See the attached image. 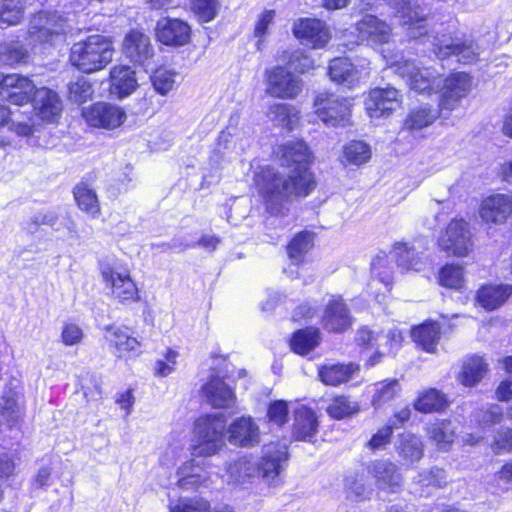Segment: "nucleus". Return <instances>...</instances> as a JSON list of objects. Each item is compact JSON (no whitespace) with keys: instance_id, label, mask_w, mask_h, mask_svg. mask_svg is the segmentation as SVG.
Returning a JSON list of instances; mask_svg holds the SVG:
<instances>
[{"instance_id":"nucleus-7","label":"nucleus","mask_w":512,"mask_h":512,"mask_svg":"<svg viewBox=\"0 0 512 512\" xmlns=\"http://www.w3.org/2000/svg\"><path fill=\"white\" fill-rule=\"evenodd\" d=\"M396 73L406 80L411 90L419 94H431L440 90L441 74L432 68H419L408 60L396 64Z\"/></svg>"},{"instance_id":"nucleus-46","label":"nucleus","mask_w":512,"mask_h":512,"mask_svg":"<svg viewBox=\"0 0 512 512\" xmlns=\"http://www.w3.org/2000/svg\"><path fill=\"white\" fill-rule=\"evenodd\" d=\"M411 336L423 350L433 353L440 339V327L436 323L423 324L413 328Z\"/></svg>"},{"instance_id":"nucleus-62","label":"nucleus","mask_w":512,"mask_h":512,"mask_svg":"<svg viewBox=\"0 0 512 512\" xmlns=\"http://www.w3.org/2000/svg\"><path fill=\"white\" fill-rule=\"evenodd\" d=\"M491 449L495 454L512 452V429H499L494 435Z\"/></svg>"},{"instance_id":"nucleus-36","label":"nucleus","mask_w":512,"mask_h":512,"mask_svg":"<svg viewBox=\"0 0 512 512\" xmlns=\"http://www.w3.org/2000/svg\"><path fill=\"white\" fill-rule=\"evenodd\" d=\"M318 420L315 413L307 408L301 407L295 411L293 424V437L296 440H310L317 432Z\"/></svg>"},{"instance_id":"nucleus-40","label":"nucleus","mask_w":512,"mask_h":512,"mask_svg":"<svg viewBox=\"0 0 512 512\" xmlns=\"http://www.w3.org/2000/svg\"><path fill=\"white\" fill-rule=\"evenodd\" d=\"M512 294V286L490 285L482 287L477 294V302L486 310H494Z\"/></svg>"},{"instance_id":"nucleus-9","label":"nucleus","mask_w":512,"mask_h":512,"mask_svg":"<svg viewBox=\"0 0 512 512\" xmlns=\"http://www.w3.org/2000/svg\"><path fill=\"white\" fill-rule=\"evenodd\" d=\"M366 470L379 491L388 494L401 491L403 476L394 462L388 459H376L367 464Z\"/></svg>"},{"instance_id":"nucleus-27","label":"nucleus","mask_w":512,"mask_h":512,"mask_svg":"<svg viewBox=\"0 0 512 512\" xmlns=\"http://www.w3.org/2000/svg\"><path fill=\"white\" fill-rule=\"evenodd\" d=\"M177 475V485L182 490L194 491L208 487L210 479L208 472L205 471L200 466V463L196 462L194 459L179 467Z\"/></svg>"},{"instance_id":"nucleus-21","label":"nucleus","mask_w":512,"mask_h":512,"mask_svg":"<svg viewBox=\"0 0 512 512\" xmlns=\"http://www.w3.org/2000/svg\"><path fill=\"white\" fill-rule=\"evenodd\" d=\"M104 330L105 339L109 342L110 347L114 348V354L117 357L141 354V343L129 334L127 327L108 325L104 327Z\"/></svg>"},{"instance_id":"nucleus-23","label":"nucleus","mask_w":512,"mask_h":512,"mask_svg":"<svg viewBox=\"0 0 512 512\" xmlns=\"http://www.w3.org/2000/svg\"><path fill=\"white\" fill-rule=\"evenodd\" d=\"M156 35L164 45L183 46L190 40L191 29L180 19L166 18L158 21Z\"/></svg>"},{"instance_id":"nucleus-57","label":"nucleus","mask_w":512,"mask_h":512,"mask_svg":"<svg viewBox=\"0 0 512 512\" xmlns=\"http://www.w3.org/2000/svg\"><path fill=\"white\" fill-rule=\"evenodd\" d=\"M176 72L160 68L151 75V82L156 92L161 95L168 94L176 84Z\"/></svg>"},{"instance_id":"nucleus-3","label":"nucleus","mask_w":512,"mask_h":512,"mask_svg":"<svg viewBox=\"0 0 512 512\" xmlns=\"http://www.w3.org/2000/svg\"><path fill=\"white\" fill-rule=\"evenodd\" d=\"M113 55L112 41L104 35L95 34L72 45L69 61L78 70L93 73L105 68Z\"/></svg>"},{"instance_id":"nucleus-8","label":"nucleus","mask_w":512,"mask_h":512,"mask_svg":"<svg viewBox=\"0 0 512 512\" xmlns=\"http://www.w3.org/2000/svg\"><path fill=\"white\" fill-rule=\"evenodd\" d=\"M266 94L280 99H294L302 91L300 78L281 66L266 70Z\"/></svg>"},{"instance_id":"nucleus-51","label":"nucleus","mask_w":512,"mask_h":512,"mask_svg":"<svg viewBox=\"0 0 512 512\" xmlns=\"http://www.w3.org/2000/svg\"><path fill=\"white\" fill-rule=\"evenodd\" d=\"M345 493L348 500L362 502L371 498L373 489L354 473L345 478Z\"/></svg>"},{"instance_id":"nucleus-34","label":"nucleus","mask_w":512,"mask_h":512,"mask_svg":"<svg viewBox=\"0 0 512 512\" xmlns=\"http://www.w3.org/2000/svg\"><path fill=\"white\" fill-rule=\"evenodd\" d=\"M488 372V364L483 357L478 355L467 356L463 360L462 369L458 380L467 387L477 385Z\"/></svg>"},{"instance_id":"nucleus-39","label":"nucleus","mask_w":512,"mask_h":512,"mask_svg":"<svg viewBox=\"0 0 512 512\" xmlns=\"http://www.w3.org/2000/svg\"><path fill=\"white\" fill-rule=\"evenodd\" d=\"M26 114V111L21 112L19 109L11 111L0 104V125H7L10 131L19 136H29L33 133V123H31V118L28 116V121L23 119V115Z\"/></svg>"},{"instance_id":"nucleus-26","label":"nucleus","mask_w":512,"mask_h":512,"mask_svg":"<svg viewBox=\"0 0 512 512\" xmlns=\"http://www.w3.org/2000/svg\"><path fill=\"white\" fill-rule=\"evenodd\" d=\"M123 53L131 61L144 64L154 52L149 36L139 30H132L123 40Z\"/></svg>"},{"instance_id":"nucleus-24","label":"nucleus","mask_w":512,"mask_h":512,"mask_svg":"<svg viewBox=\"0 0 512 512\" xmlns=\"http://www.w3.org/2000/svg\"><path fill=\"white\" fill-rule=\"evenodd\" d=\"M228 441L241 447H252L260 442L259 426L253 418L242 416L234 420L228 428Z\"/></svg>"},{"instance_id":"nucleus-38","label":"nucleus","mask_w":512,"mask_h":512,"mask_svg":"<svg viewBox=\"0 0 512 512\" xmlns=\"http://www.w3.org/2000/svg\"><path fill=\"white\" fill-rule=\"evenodd\" d=\"M229 479L235 483H246L259 477L257 461L251 456H243L231 462L227 466Z\"/></svg>"},{"instance_id":"nucleus-25","label":"nucleus","mask_w":512,"mask_h":512,"mask_svg":"<svg viewBox=\"0 0 512 512\" xmlns=\"http://www.w3.org/2000/svg\"><path fill=\"white\" fill-rule=\"evenodd\" d=\"M27 229L37 230L40 225L52 227L55 231L66 230L70 237H77V225L72 217L66 215L61 217L54 209H45L33 214L27 221Z\"/></svg>"},{"instance_id":"nucleus-19","label":"nucleus","mask_w":512,"mask_h":512,"mask_svg":"<svg viewBox=\"0 0 512 512\" xmlns=\"http://www.w3.org/2000/svg\"><path fill=\"white\" fill-rule=\"evenodd\" d=\"M355 28L358 40L369 45L388 43L392 36L390 25L374 15H365Z\"/></svg>"},{"instance_id":"nucleus-11","label":"nucleus","mask_w":512,"mask_h":512,"mask_svg":"<svg viewBox=\"0 0 512 512\" xmlns=\"http://www.w3.org/2000/svg\"><path fill=\"white\" fill-rule=\"evenodd\" d=\"M472 85V77L464 72L453 73L446 79H442L440 108L450 111L457 108L461 100L471 92Z\"/></svg>"},{"instance_id":"nucleus-28","label":"nucleus","mask_w":512,"mask_h":512,"mask_svg":"<svg viewBox=\"0 0 512 512\" xmlns=\"http://www.w3.org/2000/svg\"><path fill=\"white\" fill-rule=\"evenodd\" d=\"M206 401L214 408H229L236 401L233 390L220 377H212L202 387Z\"/></svg>"},{"instance_id":"nucleus-13","label":"nucleus","mask_w":512,"mask_h":512,"mask_svg":"<svg viewBox=\"0 0 512 512\" xmlns=\"http://www.w3.org/2000/svg\"><path fill=\"white\" fill-rule=\"evenodd\" d=\"M400 106V93L393 87L375 88L365 100V108L371 119L387 118Z\"/></svg>"},{"instance_id":"nucleus-16","label":"nucleus","mask_w":512,"mask_h":512,"mask_svg":"<svg viewBox=\"0 0 512 512\" xmlns=\"http://www.w3.org/2000/svg\"><path fill=\"white\" fill-rule=\"evenodd\" d=\"M33 110L26 111L27 114L23 115V119L28 121V117H31L32 112H36V115L45 122L56 123L61 116L63 105L59 95L49 89L40 88L36 91L34 97Z\"/></svg>"},{"instance_id":"nucleus-33","label":"nucleus","mask_w":512,"mask_h":512,"mask_svg":"<svg viewBox=\"0 0 512 512\" xmlns=\"http://www.w3.org/2000/svg\"><path fill=\"white\" fill-rule=\"evenodd\" d=\"M359 371V366L355 363L347 364H327L319 368L320 380L329 386H338L350 381Z\"/></svg>"},{"instance_id":"nucleus-29","label":"nucleus","mask_w":512,"mask_h":512,"mask_svg":"<svg viewBox=\"0 0 512 512\" xmlns=\"http://www.w3.org/2000/svg\"><path fill=\"white\" fill-rule=\"evenodd\" d=\"M392 257L401 271H421L426 265L423 252L417 251L413 245L405 242H397L392 249Z\"/></svg>"},{"instance_id":"nucleus-20","label":"nucleus","mask_w":512,"mask_h":512,"mask_svg":"<svg viewBox=\"0 0 512 512\" xmlns=\"http://www.w3.org/2000/svg\"><path fill=\"white\" fill-rule=\"evenodd\" d=\"M479 215L486 223L504 224L512 215V195L495 194L485 198L480 205Z\"/></svg>"},{"instance_id":"nucleus-45","label":"nucleus","mask_w":512,"mask_h":512,"mask_svg":"<svg viewBox=\"0 0 512 512\" xmlns=\"http://www.w3.org/2000/svg\"><path fill=\"white\" fill-rule=\"evenodd\" d=\"M25 15L24 0H0V27L20 24Z\"/></svg>"},{"instance_id":"nucleus-47","label":"nucleus","mask_w":512,"mask_h":512,"mask_svg":"<svg viewBox=\"0 0 512 512\" xmlns=\"http://www.w3.org/2000/svg\"><path fill=\"white\" fill-rule=\"evenodd\" d=\"M29 57V50L19 40L0 44V61L6 65L15 66L27 63Z\"/></svg>"},{"instance_id":"nucleus-12","label":"nucleus","mask_w":512,"mask_h":512,"mask_svg":"<svg viewBox=\"0 0 512 512\" xmlns=\"http://www.w3.org/2000/svg\"><path fill=\"white\" fill-rule=\"evenodd\" d=\"M37 90L32 80L20 74H7L0 78V96L11 104L23 106L29 103Z\"/></svg>"},{"instance_id":"nucleus-30","label":"nucleus","mask_w":512,"mask_h":512,"mask_svg":"<svg viewBox=\"0 0 512 512\" xmlns=\"http://www.w3.org/2000/svg\"><path fill=\"white\" fill-rule=\"evenodd\" d=\"M395 451L402 464L409 465L422 459L424 444L419 436L404 432L397 437Z\"/></svg>"},{"instance_id":"nucleus-55","label":"nucleus","mask_w":512,"mask_h":512,"mask_svg":"<svg viewBox=\"0 0 512 512\" xmlns=\"http://www.w3.org/2000/svg\"><path fill=\"white\" fill-rule=\"evenodd\" d=\"M283 61L287 63L290 69L297 73H306L314 68V60L307 55L303 50H294L291 52H284Z\"/></svg>"},{"instance_id":"nucleus-44","label":"nucleus","mask_w":512,"mask_h":512,"mask_svg":"<svg viewBox=\"0 0 512 512\" xmlns=\"http://www.w3.org/2000/svg\"><path fill=\"white\" fill-rule=\"evenodd\" d=\"M0 407L2 415L11 426L17 424L23 417V400L22 397L14 390H9L2 396L0 400Z\"/></svg>"},{"instance_id":"nucleus-64","label":"nucleus","mask_w":512,"mask_h":512,"mask_svg":"<svg viewBox=\"0 0 512 512\" xmlns=\"http://www.w3.org/2000/svg\"><path fill=\"white\" fill-rule=\"evenodd\" d=\"M238 137L232 134L229 130L222 131L218 137L217 150L222 154L227 152L240 154L243 151V147L237 146Z\"/></svg>"},{"instance_id":"nucleus-56","label":"nucleus","mask_w":512,"mask_h":512,"mask_svg":"<svg viewBox=\"0 0 512 512\" xmlns=\"http://www.w3.org/2000/svg\"><path fill=\"white\" fill-rule=\"evenodd\" d=\"M313 237L310 232H301L297 234L287 247L289 257L295 262H299L302 257L310 250L313 245Z\"/></svg>"},{"instance_id":"nucleus-58","label":"nucleus","mask_w":512,"mask_h":512,"mask_svg":"<svg viewBox=\"0 0 512 512\" xmlns=\"http://www.w3.org/2000/svg\"><path fill=\"white\" fill-rule=\"evenodd\" d=\"M440 283L448 288L461 289L464 286L463 268L457 265H446L441 269Z\"/></svg>"},{"instance_id":"nucleus-61","label":"nucleus","mask_w":512,"mask_h":512,"mask_svg":"<svg viewBox=\"0 0 512 512\" xmlns=\"http://www.w3.org/2000/svg\"><path fill=\"white\" fill-rule=\"evenodd\" d=\"M502 419L503 411L497 404L486 405L475 414V420L482 426L499 424Z\"/></svg>"},{"instance_id":"nucleus-15","label":"nucleus","mask_w":512,"mask_h":512,"mask_svg":"<svg viewBox=\"0 0 512 512\" xmlns=\"http://www.w3.org/2000/svg\"><path fill=\"white\" fill-rule=\"evenodd\" d=\"M101 275L106 286L112 289L113 296L119 302H135L139 300L138 289L127 270H117L116 268L105 266L101 270Z\"/></svg>"},{"instance_id":"nucleus-18","label":"nucleus","mask_w":512,"mask_h":512,"mask_svg":"<svg viewBox=\"0 0 512 512\" xmlns=\"http://www.w3.org/2000/svg\"><path fill=\"white\" fill-rule=\"evenodd\" d=\"M287 459L286 444L270 443L265 445L263 455L257 461L259 477L271 483L281 473Z\"/></svg>"},{"instance_id":"nucleus-37","label":"nucleus","mask_w":512,"mask_h":512,"mask_svg":"<svg viewBox=\"0 0 512 512\" xmlns=\"http://www.w3.org/2000/svg\"><path fill=\"white\" fill-rule=\"evenodd\" d=\"M426 432L439 450L448 451L455 440L456 427L451 421H436L426 427Z\"/></svg>"},{"instance_id":"nucleus-6","label":"nucleus","mask_w":512,"mask_h":512,"mask_svg":"<svg viewBox=\"0 0 512 512\" xmlns=\"http://www.w3.org/2000/svg\"><path fill=\"white\" fill-rule=\"evenodd\" d=\"M226 419L223 414L209 415L199 418L194 427L198 444L195 445L193 455L212 456L224 446V431Z\"/></svg>"},{"instance_id":"nucleus-2","label":"nucleus","mask_w":512,"mask_h":512,"mask_svg":"<svg viewBox=\"0 0 512 512\" xmlns=\"http://www.w3.org/2000/svg\"><path fill=\"white\" fill-rule=\"evenodd\" d=\"M395 10V16L400 24L407 27V36L410 39H420L423 43H431L439 59L455 56L462 64H471L478 60L481 51L474 41L454 40L446 35L429 33L424 9L415 0H400Z\"/></svg>"},{"instance_id":"nucleus-1","label":"nucleus","mask_w":512,"mask_h":512,"mask_svg":"<svg viewBox=\"0 0 512 512\" xmlns=\"http://www.w3.org/2000/svg\"><path fill=\"white\" fill-rule=\"evenodd\" d=\"M274 154L280 165L290 169L287 177L270 166L259 167L254 174L255 185L264 199L267 212L284 216L287 202L293 197H306L315 188V181L308 166L311 153L302 140L288 141L279 145Z\"/></svg>"},{"instance_id":"nucleus-48","label":"nucleus","mask_w":512,"mask_h":512,"mask_svg":"<svg viewBox=\"0 0 512 512\" xmlns=\"http://www.w3.org/2000/svg\"><path fill=\"white\" fill-rule=\"evenodd\" d=\"M447 406V400L443 393L430 388L422 392L414 403V408L422 413L437 412Z\"/></svg>"},{"instance_id":"nucleus-14","label":"nucleus","mask_w":512,"mask_h":512,"mask_svg":"<svg viewBox=\"0 0 512 512\" xmlns=\"http://www.w3.org/2000/svg\"><path fill=\"white\" fill-rule=\"evenodd\" d=\"M293 33L303 44L311 48H323L331 39L327 24L316 18H300L294 22Z\"/></svg>"},{"instance_id":"nucleus-10","label":"nucleus","mask_w":512,"mask_h":512,"mask_svg":"<svg viewBox=\"0 0 512 512\" xmlns=\"http://www.w3.org/2000/svg\"><path fill=\"white\" fill-rule=\"evenodd\" d=\"M440 248L454 256L463 257L472 249L471 232L464 220H452L439 239Z\"/></svg>"},{"instance_id":"nucleus-43","label":"nucleus","mask_w":512,"mask_h":512,"mask_svg":"<svg viewBox=\"0 0 512 512\" xmlns=\"http://www.w3.org/2000/svg\"><path fill=\"white\" fill-rule=\"evenodd\" d=\"M75 201L80 210L93 218L100 215V205L97 195L86 183H79L73 190Z\"/></svg>"},{"instance_id":"nucleus-53","label":"nucleus","mask_w":512,"mask_h":512,"mask_svg":"<svg viewBox=\"0 0 512 512\" xmlns=\"http://www.w3.org/2000/svg\"><path fill=\"white\" fill-rule=\"evenodd\" d=\"M344 159L352 165H361L371 158V148L363 141H351L344 147Z\"/></svg>"},{"instance_id":"nucleus-50","label":"nucleus","mask_w":512,"mask_h":512,"mask_svg":"<svg viewBox=\"0 0 512 512\" xmlns=\"http://www.w3.org/2000/svg\"><path fill=\"white\" fill-rule=\"evenodd\" d=\"M401 391L399 381L385 380L373 385V395L371 403L373 407L380 408L386 403L392 401Z\"/></svg>"},{"instance_id":"nucleus-31","label":"nucleus","mask_w":512,"mask_h":512,"mask_svg":"<svg viewBox=\"0 0 512 512\" xmlns=\"http://www.w3.org/2000/svg\"><path fill=\"white\" fill-rule=\"evenodd\" d=\"M449 483L447 472L440 467L433 466L420 471L413 479L415 493L420 496L428 495L435 489L445 487Z\"/></svg>"},{"instance_id":"nucleus-60","label":"nucleus","mask_w":512,"mask_h":512,"mask_svg":"<svg viewBox=\"0 0 512 512\" xmlns=\"http://www.w3.org/2000/svg\"><path fill=\"white\" fill-rule=\"evenodd\" d=\"M218 7V0H191V10L201 22L213 20Z\"/></svg>"},{"instance_id":"nucleus-41","label":"nucleus","mask_w":512,"mask_h":512,"mask_svg":"<svg viewBox=\"0 0 512 512\" xmlns=\"http://www.w3.org/2000/svg\"><path fill=\"white\" fill-rule=\"evenodd\" d=\"M298 110L285 103H276L269 107L267 116L277 126H280L288 131L293 130L299 117Z\"/></svg>"},{"instance_id":"nucleus-4","label":"nucleus","mask_w":512,"mask_h":512,"mask_svg":"<svg viewBox=\"0 0 512 512\" xmlns=\"http://www.w3.org/2000/svg\"><path fill=\"white\" fill-rule=\"evenodd\" d=\"M68 28L63 16L56 12L40 11L29 22L28 40L31 45H56L64 42Z\"/></svg>"},{"instance_id":"nucleus-22","label":"nucleus","mask_w":512,"mask_h":512,"mask_svg":"<svg viewBox=\"0 0 512 512\" xmlns=\"http://www.w3.org/2000/svg\"><path fill=\"white\" fill-rule=\"evenodd\" d=\"M321 323L324 329L341 333L352 324V316L347 304L340 297H333L326 305Z\"/></svg>"},{"instance_id":"nucleus-35","label":"nucleus","mask_w":512,"mask_h":512,"mask_svg":"<svg viewBox=\"0 0 512 512\" xmlns=\"http://www.w3.org/2000/svg\"><path fill=\"white\" fill-rule=\"evenodd\" d=\"M330 79L349 88L360 79V72L348 58H335L330 62L328 70Z\"/></svg>"},{"instance_id":"nucleus-32","label":"nucleus","mask_w":512,"mask_h":512,"mask_svg":"<svg viewBox=\"0 0 512 512\" xmlns=\"http://www.w3.org/2000/svg\"><path fill=\"white\" fill-rule=\"evenodd\" d=\"M111 91L119 98L131 95L138 87L135 71L129 66H115L110 71Z\"/></svg>"},{"instance_id":"nucleus-54","label":"nucleus","mask_w":512,"mask_h":512,"mask_svg":"<svg viewBox=\"0 0 512 512\" xmlns=\"http://www.w3.org/2000/svg\"><path fill=\"white\" fill-rule=\"evenodd\" d=\"M92 84L84 77H78L68 84V99L75 104H82L91 99Z\"/></svg>"},{"instance_id":"nucleus-59","label":"nucleus","mask_w":512,"mask_h":512,"mask_svg":"<svg viewBox=\"0 0 512 512\" xmlns=\"http://www.w3.org/2000/svg\"><path fill=\"white\" fill-rule=\"evenodd\" d=\"M169 512H211V508L210 503L204 498H182L170 506Z\"/></svg>"},{"instance_id":"nucleus-63","label":"nucleus","mask_w":512,"mask_h":512,"mask_svg":"<svg viewBox=\"0 0 512 512\" xmlns=\"http://www.w3.org/2000/svg\"><path fill=\"white\" fill-rule=\"evenodd\" d=\"M288 404L284 400H276L270 403L267 417L270 422L282 426L288 421Z\"/></svg>"},{"instance_id":"nucleus-42","label":"nucleus","mask_w":512,"mask_h":512,"mask_svg":"<svg viewBox=\"0 0 512 512\" xmlns=\"http://www.w3.org/2000/svg\"><path fill=\"white\" fill-rule=\"evenodd\" d=\"M320 343V332L317 328L309 327L298 330L290 340L291 349L300 355H306Z\"/></svg>"},{"instance_id":"nucleus-49","label":"nucleus","mask_w":512,"mask_h":512,"mask_svg":"<svg viewBox=\"0 0 512 512\" xmlns=\"http://www.w3.org/2000/svg\"><path fill=\"white\" fill-rule=\"evenodd\" d=\"M360 411V406L357 401L352 400L347 396H337L331 399L326 407L328 415L334 419L340 420L351 417Z\"/></svg>"},{"instance_id":"nucleus-17","label":"nucleus","mask_w":512,"mask_h":512,"mask_svg":"<svg viewBox=\"0 0 512 512\" xmlns=\"http://www.w3.org/2000/svg\"><path fill=\"white\" fill-rule=\"evenodd\" d=\"M82 115L90 126L105 129L120 126L126 118L121 108L105 102H98L83 109Z\"/></svg>"},{"instance_id":"nucleus-5","label":"nucleus","mask_w":512,"mask_h":512,"mask_svg":"<svg viewBox=\"0 0 512 512\" xmlns=\"http://www.w3.org/2000/svg\"><path fill=\"white\" fill-rule=\"evenodd\" d=\"M314 112L327 127H347L352 124L351 100L332 92L323 91L315 96Z\"/></svg>"},{"instance_id":"nucleus-52","label":"nucleus","mask_w":512,"mask_h":512,"mask_svg":"<svg viewBox=\"0 0 512 512\" xmlns=\"http://www.w3.org/2000/svg\"><path fill=\"white\" fill-rule=\"evenodd\" d=\"M438 118V111L428 108L421 107L417 110H413L405 121V127L408 130H421L431 125Z\"/></svg>"}]
</instances>
